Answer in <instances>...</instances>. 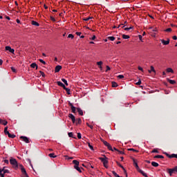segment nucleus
Instances as JSON below:
<instances>
[{
	"instance_id": "nucleus-1",
	"label": "nucleus",
	"mask_w": 177,
	"mask_h": 177,
	"mask_svg": "<svg viewBox=\"0 0 177 177\" xmlns=\"http://www.w3.org/2000/svg\"><path fill=\"white\" fill-rule=\"evenodd\" d=\"M99 160L103 163L104 168L107 169L109 168V158L105 155H103V158H99Z\"/></svg>"
},
{
	"instance_id": "nucleus-2",
	"label": "nucleus",
	"mask_w": 177,
	"mask_h": 177,
	"mask_svg": "<svg viewBox=\"0 0 177 177\" xmlns=\"http://www.w3.org/2000/svg\"><path fill=\"white\" fill-rule=\"evenodd\" d=\"M133 165L136 167L137 171L142 174V176L145 177H149L147 176V174L145 173V171H143L142 169H140V168L139 167V165H138V162H136V160L133 159Z\"/></svg>"
},
{
	"instance_id": "nucleus-3",
	"label": "nucleus",
	"mask_w": 177,
	"mask_h": 177,
	"mask_svg": "<svg viewBox=\"0 0 177 177\" xmlns=\"http://www.w3.org/2000/svg\"><path fill=\"white\" fill-rule=\"evenodd\" d=\"M10 164H11V165H12L13 168H15V169H17V168H19V164L17 163V160H16V159L11 158L10 159Z\"/></svg>"
},
{
	"instance_id": "nucleus-4",
	"label": "nucleus",
	"mask_w": 177,
	"mask_h": 177,
	"mask_svg": "<svg viewBox=\"0 0 177 177\" xmlns=\"http://www.w3.org/2000/svg\"><path fill=\"white\" fill-rule=\"evenodd\" d=\"M73 164H74V168L75 169H77L78 172H80V174H81L82 172V171L81 170L80 167V162L77 160H73Z\"/></svg>"
},
{
	"instance_id": "nucleus-5",
	"label": "nucleus",
	"mask_w": 177,
	"mask_h": 177,
	"mask_svg": "<svg viewBox=\"0 0 177 177\" xmlns=\"http://www.w3.org/2000/svg\"><path fill=\"white\" fill-rule=\"evenodd\" d=\"M4 133L5 135H8V138H10L11 139H15V138H16V135L10 134L9 131H8V127H6L4 128Z\"/></svg>"
},
{
	"instance_id": "nucleus-6",
	"label": "nucleus",
	"mask_w": 177,
	"mask_h": 177,
	"mask_svg": "<svg viewBox=\"0 0 177 177\" xmlns=\"http://www.w3.org/2000/svg\"><path fill=\"white\" fill-rule=\"evenodd\" d=\"M101 142L107 147L108 149H109L111 151H113V147L110 145V143L107 142V141H105L103 139H101Z\"/></svg>"
},
{
	"instance_id": "nucleus-7",
	"label": "nucleus",
	"mask_w": 177,
	"mask_h": 177,
	"mask_svg": "<svg viewBox=\"0 0 177 177\" xmlns=\"http://www.w3.org/2000/svg\"><path fill=\"white\" fill-rule=\"evenodd\" d=\"M19 139L25 142V143H30V139L28 137L21 136L19 137Z\"/></svg>"
},
{
	"instance_id": "nucleus-8",
	"label": "nucleus",
	"mask_w": 177,
	"mask_h": 177,
	"mask_svg": "<svg viewBox=\"0 0 177 177\" xmlns=\"http://www.w3.org/2000/svg\"><path fill=\"white\" fill-rule=\"evenodd\" d=\"M68 106H70L72 113H75V111L77 110V108H75V106H74L73 103L68 102Z\"/></svg>"
},
{
	"instance_id": "nucleus-9",
	"label": "nucleus",
	"mask_w": 177,
	"mask_h": 177,
	"mask_svg": "<svg viewBox=\"0 0 177 177\" xmlns=\"http://www.w3.org/2000/svg\"><path fill=\"white\" fill-rule=\"evenodd\" d=\"M165 154H166L167 157H168V158H177V154L172 153V154L169 155L167 153H166Z\"/></svg>"
},
{
	"instance_id": "nucleus-10",
	"label": "nucleus",
	"mask_w": 177,
	"mask_h": 177,
	"mask_svg": "<svg viewBox=\"0 0 177 177\" xmlns=\"http://www.w3.org/2000/svg\"><path fill=\"white\" fill-rule=\"evenodd\" d=\"M0 172H1V174H3V176H5V174H9V170L3 167V169H0Z\"/></svg>"
},
{
	"instance_id": "nucleus-11",
	"label": "nucleus",
	"mask_w": 177,
	"mask_h": 177,
	"mask_svg": "<svg viewBox=\"0 0 177 177\" xmlns=\"http://www.w3.org/2000/svg\"><path fill=\"white\" fill-rule=\"evenodd\" d=\"M6 50L10 51V53H15V49L12 48L10 46H6Z\"/></svg>"
},
{
	"instance_id": "nucleus-12",
	"label": "nucleus",
	"mask_w": 177,
	"mask_h": 177,
	"mask_svg": "<svg viewBox=\"0 0 177 177\" xmlns=\"http://www.w3.org/2000/svg\"><path fill=\"white\" fill-rule=\"evenodd\" d=\"M68 117H69V118H71V120H72V122H73V124H75V116H74V115L70 113V114L68 115Z\"/></svg>"
},
{
	"instance_id": "nucleus-13",
	"label": "nucleus",
	"mask_w": 177,
	"mask_h": 177,
	"mask_svg": "<svg viewBox=\"0 0 177 177\" xmlns=\"http://www.w3.org/2000/svg\"><path fill=\"white\" fill-rule=\"evenodd\" d=\"M117 165H118V167H120V168H122V169H123L124 174H126L127 175V170L125 169V168L124 167V166H122V165H121V163L116 162Z\"/></svg>"
},
{
	"instance_id": "nucleus-14",
	"label": "nucleus",
	"mask_w": 177,
	"mask_h": 177,
	"mask_svg": "<svg viewBox=\"0 0 177 177\" xmlns=\"http://www.w3.org/2000/svg\"><path fill=\"white\" fill-rule=\"evenodd\" d=\"M60 70H62V66L57 65V66H55V73H59Z\"/></svg>"
},
{
	"instance_id": "nucleus-15",
	"label": "nucleus",
	"mask_w": 177,
	"mask_h": 177,
	"mask_svg": "<svg viewBox=\"0 0 177 177\" xmlns=\"http://www.w3.org/2000/svg\"><path fill=\"white\" fill-rule=\"evenodd\" d=\"M0 124L1 125L6 126V125H8V122L5 120H2V119L0 118Z\"/></svg>"
},
{
	"instance_id": "nucleus-16",
	"label": "nucleus",
	"mask_w": 177,
	"mask_h": 177,
	"mask_svg": "<svg viewBox=\"0 0 177 177\" xmlns=\"http://www.w3.org/2000/svg\"><path fill=\"white\" fill-rule=\"evenodd\" d=\"M161 42H162V44H163V45H169V39H168L166 41L164 39H162Z\"/></svg>"
},
{
	"instance_id": "nucleus-17",
	"label": "nucleus",
	"mask_w": 177,
	"mask_h": 177,
	"mask_svg": "<svg viewBox=\"0 0 177 177\" xmlns=\"http://www.w3.org/2000/svg\"><path fill=\"white\" fill-rule=\"evenodd\" d=\"M76 110L80 115H84V111H82V109H81V108H77Z\"/></svg>"
},
{
	"instance_id": "nucleus-18",
	"label": "nucleus",
	"mask_w": 177,
	"mask_h": 177,
	"mask_svg": "<svg viewBox=\"0 0 177 177\" xmlns=\"http://www.w3.org/2000/svg\"><path fill=\"white\" fill-rule=\"evenodd\" d=\"M57 84L58 86H61L63 88V89H64L66 87V85H64V84H63L62 82H57Z\"/></svg>"
},
{
	"instance_id": "nucleus-19",
	"label": "nucleus",
	"mask_w": 177,
	"mask_h": 177,
	"mask_svg": "<svg viewBox=\"0 0 177 177\" xmlns=\"http://www.w3.org/2000/svg\"><path fill=\"white\" fill-rule=\"evenodd\" d=\"M128 22H127V21H125L124 22V24H120L118 26V28H120V27H122V28H125V26H127Z\"/></svg>"
},
{
	"instance_id": "nucleus-20",
	"label": "nucleus",
	"mask_w": 177,
	"mask_h": 177,
	"mask_svg": "<svg viewBox=\"0 0 177 177\" xmlns=\"http://www.w3.org/2000/svg\"><path fill=\"white\" fill-rule=\"evenodd\" d=\"M30 67L31 68H36V70H38V65H37L36 63H32Z\"/></svg>"
},
{
	"instance_id": "nucleus-21",
	"label": "nucleus",
	"mask_w": 177,
	"mask_h": 177,
	"mask_svg": "<svg viewBox=\"0 0 177 177\" xmlns=\"http://www.w3.org/2000/svg\"><path fill=\"white\" fill-rule=\"evenodd\" d=\"M102 64H103V62L100 61L97 62V65L98 66L99 68L102 71L103 68L102 67Z\"/></svg>"
},
{
	"instance_id": "nucleus-22",
	"label": "nucleus",
	"mask_w": 177,
	"mask_h": 177,
	"mask_svg": "<svg viewBox=\"0 0 177 177\" xmlns=\"http://www.w3.org/2000/svg\"><path fill=\"white\" fill-rule=\"evenodd\" d=\"M32 26H35V27H39V23L35 21H31Z\"/></svg>"
},
{
	"instance_id": "nucleus-23",
	"label": "nucleus",
	"mask_w": 177,
	"mask_h": 177,
	"mask_svg": "<svg viewBox=\"0 0 177 177\" xmlns=\"http://www.w3.org/2000/svg\"><path fill=\"white\" fill-rule=\"evenodd\" d=\"M166 71L167 73H171V74H174V69H172V68H167Z\"/></svg>"
},
{
	"instance_id": "nucleus-24",
	"label": "nucleus",
	"mask_w": 177,
	"mask_h": 177,
	"mask_svg": "<svg viewBox=\"0 0 177 177\" xmlns=\"http://www.w3.org/2000/svg\"><path fill=\"white\" fill-rule=\"evenodd\" d=\"M168 82H169V84H171V85H175V84H176V81L169 79H168Z\"/></svg>"
},
{
	"instance_id": "nucleus-25",
	"label": "nucleus",
	"mask_w": 177,
	"mask_h": 177,
	"mask_svg": "<svg viewBox=\"0 0 177 177\" xmlns=\"http://www.w3.org/2000/svg\"><path fill=\"white\" fill-rule=\"evenodd\" d=\"M122 38H123V39H129L130 37L128 35H122Z\"/></svg>"
},
{
	"instance_id": "nucleus-26",
	"label": "nucleus",
	"mask_w": 177,
	"mask_h": 177,
	"mask_svg": "<svg viewBox=\"0 0 177 177\" xmlns=\"http://www.w3.org/2000/svg\"><path fill=\"white\" fill-rule=\"evenodd\" d=\"M48 156L50 157V158H56V157H57L55 153H49Z\"/></svg>"
},
{
	"instance_id": "nucleus-27",
	"label": "nucleus",
	"mask_w": 177,
	"mask_h": 177,
	"mask_svg": "<svg viewBox=\"0 0 177 177\" xmlns=\"http://www.w3.org/2000/svg\"><path fill=\"white\" fill-rule=\"evenodd\" d=\"M93 19V17H88L87 18H83L84 21H88V20H91Z\"/></svg>"
},
{
	"instance_id": "nucleus-28",
	"label": "nucleus",
	"mask_w": 177,
	"mask_h": 177,
	"mask_svg": "<svg viewBox=\"0 0 177 177\" xmlns=\"http://www.w3.org/2000/svg\"><path fill=\"white\" fill-rule=\"evenodd\" d=\"M118 86V84L115 82H112V88H117Z\"/></svg>"
},
{
	"instance_id": "nucleus-29",
	"label": "nucleus",
	"mask_w": 177,
	"mask_h": 177,
	"mask_svg": "<svg viewBox=\"0 0 177 177\" xmlns=\"http://www.w3.org/2000/svg\"><path fill=\"white\" fill-rule=\"evenodd\" d=\"M151 165H152V167H158V162H151Z\"/></svg>"
},
{
	"instance_id": "nucleus-30",
	"label": "nucleus",
	"mask_w": 177,
	"mask_h": 177,
	"mask_svg": "<svg viewBox=\"0 0 177 177\" xmlns=\"http://www.w3.org/2000/svg\"><path fill=\"white\" fill-rule=\"evenodd\" d=\"M153 158H164V156H162V155H156L153 157Z\"/></svg>"
},
{
	"instance_id": "nucleus-31",
	"label": "nucleus",
	"mask_w": 177,
	"mask_h": 177,
	"mask_svg": "<svg viewBox=\"0 0 177 177\" xmlns=\"http://www.w3.org/2000/svg\"><path fill=\"white\" fill-rule=\"evenodd\" d=\"M174 172H175L174 171V169H169V174L170 176H172V174H174Z\"/></svg>"
},
{
	"instance_id": "nucleus-32",
	"label": "nucleus",
	"mask_w": 177,
	"mask_h": 177,
	"mask_svg": "<svg viewBox=\"0 0 177 177\" xmlns=\"http://www.w3.org/2000/svg\"><path fill=\"white\" fill-rule=\"evenodd\" d=\"M108 39H109V41H115V37L114 36H110V37H108Z\"/></svg>"
},
{
	"instance_id": "nucleus-33",
	"label": "nucleus",
	"mask_w": 177,
	"mask_h": 177,
	"mask_svg": "<svg viewBox=\"0 0 177 177\" xmlns=\"http://www.w3.org/2000/svg\"><path fill=\"white\" fill-rule=\"evenodd\" d=\"M62 82L66 85V86H68V83L67 82V80L64 78L62 79Z\"/></svg>"
},
{
	"instance_id": "nucleus-34",
	"label": "nucleus",
	"mask_w": 177,
	"mask_h": 177,
	"mask_svg": "<svg viewBox=\"0 0 177 177\" xmlns=\"http://www.w3.org/2000/svg\"><path fill=\"white\" fill-rule=\"evenodd\" d=\"M86 124L87 125V127H88V128H91V129H93V124H89L88 122H86Z\"/></svg>"
},
{
	"instance_id": "nucleus-35",
	"label": "nucleus",
	"mask_w": 177,
	"mask_h": 177,
	"mask_svg": "<svg viewBox=\"0 0 177 177\" xmlns=\"http://www.w3.org/2000/svg\"><path fill=\"white\" fill-rule=\"evenodd\" d=\"M129 150L130 151H133V153H139V151H138V150H136V149H133V148L129 149Z\"/></svg>"
},
{
	"instance_id": "nucleus-36",
	"label": "nucleus",
	"mask_w": 177,
	"mask_h": 177,
	"mask_svg": "<svg viewBox=\"0 0 177 177\" xmlns=\"http://www.w3.org/2000/svg\"><path fill=\"white\" fill-rule=\"evenodd\" d=\"M81 122H82V121L81 120V118H77L76 120V125H78V124H81Z\"/></svg>"
},
{
	"instance_id": "nucleus-37",
	"label": "nucleus",
	"mask_w": 177,
	"mask_h": 177,
	"mask_svg": "<svg viewBox=\"0 0 177 177\" xmlns=\"http://www.w3.org/2000/svg\"><path fill=\"white\" fill-rule=\"evenodd\" d=\"M64 89L66 91V93L68 95H70V93H70L71 92L70 88L65 87V88H64Z\"/></svg>"
},
{
	"instance_id": "nucleus-38",
	"label": "nucleus",
	"mask_w": 177,
	"mask_h": 177,
	"mask_svg": "<svg viewBox=\"0 0 177 177\" xmlns=\"http://www.w3.org/2000/svg\"><path fill=\"white\" fill-rule=\"evenodd\" d=\"M87 145L89 147V149H91V150L93 151V146L91 145V142H87Z\"/></svg>"
},
{
	"instance_id": "nucleus-39",
	"label": "nucleus",
	"mask_w": 177,
	"mask_h": 177,
	"mask_svg": "<svg viewBox=\"0 0 177 177\" xmlns=\"http://www.w3.org/2000/svg\"><path fill=\"white\" fill-rule=\"evenodd\" d=\"M133 28V26H130L129 28H124V31H129V30H132Z\"/></svg>"
},
{
	"instance_id": "nucleus-40",
	"label": "nucleus",
	"mask_w": 177,
	"mask_h": 177,
	"mask_svg": "<svg viewBox=\"0 0 177 177\" xmlns=\"http://www.w3.org/2000/svg\"><path fill=\"white\" fill-rule=\"evenodd\" d=\"M68 38H71V39H74V35L73 34H69L68 35Z\"/></svg>"
},
{
	"instance_id": "nucleus-41",
	"label": "nucleus",
	"mask_w": 177,
	"mask_h": 177,
	"mask_svg": "<svg viewBox=\"0 0 177 177\" xmlns=\"http://www.w3.org/2000/svg\"><path fill=\"white\" fill-rule=\"evenodd\" d=\"M166 32H171V31H172V28H168L165 30Z\"/></svg>"
},
{
	"instance_id": "nucleus-42",
	"label": "nucleus",
	"mask_w": 177,
	"mask_h": 177,
	"mask_svg": "<svg viewBox=\"0 0 177 177\" xmlns=\"http://www.w3.org/2000/svg\"><path fill=\"white\" fill-rule=\"evenodd\" d=\"M39 73L41 74V77H45V73L42 71H39Z\"/></svg>"
},
{
	"instance_id": "nucleus-43",
	"label": "nucleus",
	"mask_w": 177,
	"mask_h": 177,
	"mask_svg": "<svg viewBox=\"0 0 177 177\" xmlns=\"http://www.w3.org/2000/svg\"><path fill=\"white\" fill-rule=\"evenodd\" d=\"M39 62H40V63H42V64H46V62L45 61H44V59H39Z\"/></svg>"
},
{
	"instance_id": "nucleus-44",
	"label": "nucleus",
	"mask_w": 177,
	"mask_h": 177,
	"mask_svg": "<svg viewBox=\"0 0 177 177\" xmlns=\"http://www.w3.org/2000/svg\"><path fill=\"white\" fill-rule=\"evenodd\" d=\"M138 69L140 70V71H142V73H144V70H143V68H142V66H138Z\"/></svg>"
},
{
	"instance_id": "nucleus-45",
	"label": "nucleus",
	"mask_w": 177,
	"mask_h": 177,
	"mask_svg": "<svg viewBox=\"0 0 177 177\" xmlns=\"http://www.w3.org/2000/svg\"><path fill=\"white\" fill-rule=\"evenodd\" d=\"M151 153H158V149H153L151 151Z\"/></svg>"
},
{
	"instance_id": "nucleus-46",
	"label": "nucleus",
	"mask_w": 177,
	"mask_h": 177,
	"mask_svg": "<svg viewBox=\"0 0 177 177\" xmlns=\"http://www.w3.org/2000/svg\"><path fill=\"white\" fill-rule=\"evenodd\" d=\"M69 138H74V135L73 134V132L68 133Z\"/></svg>"
},
{
	"instance_id": "nucleus-47",
	"label": "nucleus",
	"mask_w": 177,
	"mask_h": 177,
	"mask_svg": "<svg viewBox=\"0 0 177 177\" xmlns=\"http://www.w3.org/2000/svg\"><path fill=\"white\" fill-rule=\"evenodd\" d=\"M151 71L153 73H156V70L154 69V66H151Z\"/></svg>"
},
{
	"instance_id": "nucleus-48",
	"label": "nucleus",
	"mask_w": 177,
	"mask_h": 177,
	"mask_svg": "<svg viewBox=\"0 0 177 177\" xmlns=\"http://www.w3.org/2000/svg\"><path fill=\"white\" fill-rule=\"evenodd\" d=\"M11 70L12 73H16V68H15V67L12 66Z\"/></svg>"
},
{
	"instance_id": "nucleus-49",
	"label": "nucleus",
	"mask_w": 177,
	"mask_h": 177,
	"mask_svg": "<svg viewBox=\"0 0 177 177\" xmlns=\"http://www.w3.org/2000/svg\"><path fill=\"white\" fill-rule=\"evenodd\" d=\"M142 84V80H139L137 83H136V85H140Z\"/></svg>"
},
{
	"instance_id": "nucleus-50",
	"label": "nucleus",
	"mask_w": 177,
	"mask_h": 177,
	"mask_svg": "<svg viewBox=\"0 0 177 177\" xmlns=\"http://www.w3.org/2000/svg\"><path fill=\"white\" fill-rule=\"evenodd\" d=\"M50 19L52 21H56V19H55L53 17H50Z\"/></svg>"
},
{
	"instance_id": "nucleus-51",
	"label": "nucleus",
	"mask_w": 177,
	"mask_h": 177,
	"mask_svg": "<svg viewBox=\"0 0 177 177\" xmlns=\"http://www.w3.org/2000/svg\"><path fill=\"white\" fill-rule=\"evenodd\" d=\"M118 78H120L121 80V79L124 78V75H119L118 76Z\"/></svg>"
},
{
	"instance_id": "nucleus-52",
	"label": "nucleus",
	"mask_w": 177,
	"mask_h": 177,
	"mask_svg": "<svg viewBox=\"0 0 177 177\" xmlns=\"http://www.w3.org/2000/svg\"><path fill=\"white\" fill-rule=\"evenodd\" d=\"M110 70H111L110 66H106V73H107V71H110Z\"/></svg>"
},
{
	"instance_id": "nucleus-53",
	"label": "nucleus",
	"mask_w": 177,
	"mask_h": 177,
	"mask_svg": "<svg viewBox=\"0 0 177 177\" xmlns=\"http://www.w3.org/2000/svg\"><path fill=\"white\" fill-rule=\"evenodd\" d=\"M81 32H76V35H77L78 37H80L81 36Z\"/></svg>"
},
{
	"instance_id": "nucleus-54",
	"label": "nucleus",
	"mask_w": 177,
	"mask_h": 177,
	"mask_svg": "<svg viewBox=\"0 0 177 177\" xmlns=\"http://www.w3.org/2000/svg\"><path fill=\"white\" fill-rule=\"evenodd\" d=\"M77 138L78 139H81V133H77Z\"/></svg>"
},
{
	"instance_id": "nucleus-55",
	"label": "nucleus",
	"mask_w": 177,
	"mask_h": 177,
	"mask_svg": "<svg viewBox=\"0 0 177 177\" xmlns=\"http://www.w3.org/2000/svg\"><path fill=\"white\" fill-rule=\"evenodd\" d=\"M173 170L174 171V172L177 173V166H176L174 168H173Z\"/></svg>"
},
{
	"instance_id": "nucleus-56",
	"label": "nucleus",
	"mask_w": 177,
	"mask_h": 177,
	"mask_svg": "<svg viewBox=\"0 0 177 177\" xmlns=\"http://www.w3.org/2000/svg\"><path fill=\"white\" fill-rule=\"evenodd\" d=\"M5 17L7 20H10V17L9 16L6 15Z\"/></svg>"
},
{
	"instance_id": "nucleus-57",
	"label": "nucleus",
	"mask_w": 177,
	"mask_h": 177,
	"mask_svg": "<svg viewBox=\"0 0 177 177\" xmlns=\"http://www.w3.org/2000/svg\"><path fill=\"white\" fill-rule=\"evenodd\" d=\"M91 39H92L93 41H94V39H96V36H95V35H93V36L92 37Z\"/></svg>"
},
{
	"instance_id": "nucleus-58",
	"label": "nucleus",
	"mask_w": 177,
	"mask_h": 177,
	"mask_svg": "<svg viewBox=\"0 0 177 177\" xmlns=\"http://www.w3.org/2000/svg\"><path fill=\"white\" fill-rule=\"evenodd\" d=\"M4 162H5V164H9V160H5Z\"/></svg>"
},
{
	"instance_id": "nucleus-59",
	"label": "nucleus",
	"mask_w": 177,
	"mask_h": 177,
	"mask_svg": "<svg viewBox=\"0 0 177 177\" xmlns=\"http://www.w3.org/2000/svg\"><path fill=\"white\" fill-rule=\"evenodd\" d=\"M172 39H174V41H176L177 37L176 36H173Z\"/></svg>"
},
{
	"instance_id": "nucleus-60",
	"label": "nucleus",
	"mask_w": 177,
	"mask_h": 177,
	"mask_svg": "<svg viewBox=\"0 0 177 177\" xmlns=\"http://www.w3.org/2000/svg\"><path fill=\"white\" fill-rule=\"evenodd\" d=\"M16 21H17V23L18 24H20V19H17Z\"/></svg>"
},
{
	"instance_id": "nucleus-61",
	"label": "nucleus",
	"mask_w": 177,
	"mask_h": 177,
	"mask_svg": "<svg viewBox=\"0 0 177 177\" xmlns=\"http://www.w3.org/2000/svg\"><path fill=\"white\" fill-rule=\"evenodd\" d=\"M3 64V61L2 59H0V66H2Z\"/></svg>"
},
{
	"instance_id": "nucleus-62",
	"label": "nucleus",
	"mask_w": 177,
	"mask_h": 177,
	"mask_svg": "<svg viewBox=\"0 0 177 177\" xmlns=\"http://www.w3.org/2000/svg\"><path fill=\"white\" fill-rule=\"evenodd\" d=\"M118 153H120V154H124V151H122L118 150Z\"/></svg>"
},
{
	"instance_id": "nucleus-63",
	"label": "nucleus",
	"mask_w": 177,
	"mask_h": 177,
	"mask_svg": "<svg viewBox=\"0 0 177 177\" xmlns=\"http://www.w3.org/2000/svg\"><path fill=\"white\" fill-rule=\"evenodd\" d=\"M0 176L1 177H5V176H3V174H2V171H0Z\"/></svg>"
},
{
	"instance_id": "nucleus-64",
	"label": "nucleus",
	"mask_w": 177,
	"mask_h": 177,
	"mask_svg": "<svg viewBox=\"0 0 177 177\" xmlns=\"http://www.w3.org/2000/svg\"><path fill=\"white\" fill-rule=\"evenodd\" d=\"M44 9H48V6H46V4H44Z\"/></svg>"
}]
</instances>
